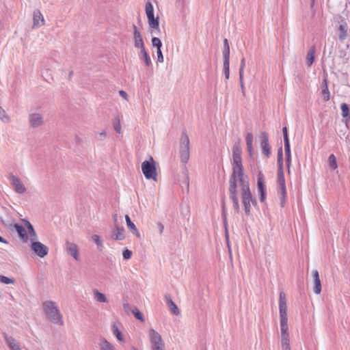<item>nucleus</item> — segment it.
<instances>
[{
    "label": "nucleus",
    "instance_id": "nucleus-11",
    "mask_svg": "<svg viewBox=\"0 0 350 350\" xmlns=\"http://www.w3.org/2000/svg\"><path fill=\"white\" fill-rule=\"evenodd\" d=\"M9 179L13 189L16 193L23 194L26 193L27 187L20 178L14 174H11Z\"/></svg>",
    "mask_w": 350,
    "mask_h": 350
},
{
    "label": "nucleus",
    "instance_id": "nucleus-7",
    "mask_svg": "<svg viewBox=\"0 0 350 350\" xmlns=\"http://www.w3.org/2000/svg\"><path fill=\"white\" fill-rule=\"evenodd\" d=\"M30 250L32 254L40 258L46 257L49 252V247L38 240V237L30 241Z\"/></svg>",
    "mask_w": 350,
    "mask_h": 350
},
{
    "label": "nucleus",
    "instance_id": "nucleus-27",
    "mask_svg": "<svg viewBox=\"0 0 350 350\" xmlns=\"http://www.w3.org/2000/svg\"><path fill=\"white\" fill-rule=\"evenodd\" d=\"M338 35L340 40H344L347 37L348 25L347 23L342 22L339 24Z\"/></svg>",
    "mask_w": 350,
    "mask_h": 350
},
{
    "label": "nucleus",
    "instance_id": "nucleus-15",
    "mask_svg": "<svg viewBox=\"0 0 350 350\" xmlns=\"http://www.w3.org/2000/svg\"><path fill=\"white\" fill-rule=\"evenodd\" d=\"M133 42L135 48L140 49L145 47V42L139 28L134 27L133 33Z\"/></svg>",
    "mask_w": 350,
    "mask_h": 350
},
{
    "label": "nucleus",
    "instance_id": "nucleus-46",
    "mask_svg": "<svg viewBox=\"0 0 350 350\" xmlns=\"http://www.w3.org/2000/svg\"><path fill=\"white\" fill-rule=\"evenodd\" d=\"M278 163H279L280 166L282 167V165L283 164V161H282V153L281 150L279 151Z\"/></svg>",
    "mask_w": 350,
    "mask_h": 350
},
{
    "label": "nucleus",
    "instance_id": "nucleus-30",
    "mask_svg": "<svg viewBox=\"0 0 350 350\" xmlns=\"http://www.w3.org/2000/svg\"><path fill=\"white\" fill-rule=\"evenodd\" d=\"M314 57H315V49L314 47H312L308 51L306 57V64L308 66H310L313 64V62L314 61Z\"/></svg>",
    "mask_w": 350,
    "mask_h": 350
},
{
    "label": "nucleus",
    "instance_id": "nucleus-3",
    "mask_svg": "<svg viewBox=\"0 0 350 350\" xmlns=\"http://www.w3.org/2000/svg\"><path fill=\"white\" fill-rule=\"evenodd\" d=\"M42 311L45 318L51 323L55 325L62 324V314L57 302L47 299L41 305Z\"/></svg>",
    "mask_w": 350,
    "mask_h": 350
},
{
    "label": "nucleus",
    "instance_id": "nucleus-47",
    "mask_svg": "<svg viewBox=\"0 0 350 350\" xmlns=\"http://www.w3.org/2000/svg\"><path fill=\"white\" fill-rule=\"evenodd\" d=\"M0 243H7L8 242L0 236Z\"/></svg>",
    "mask_w": 350,
    "mask_h": 350
},
{
    "label": "nucleus",
    "instance_id": "nucleus-23",
    "mask_svg": "<svg viewBox=\"0 0 350 350\" xmlns=\"http://www.w3.org/2000/svg\"><path fill=\"white\" fill-rule=\"evenodd\" d=\"M112 239L116 241H123L126 239L125 230L119 226H116L112 232Z\"/></svg>",
    "mask_w": 350,
    "mask_h": 350
},
{
    "label": "nucleus",
    "instance_id": "nucleus-49",
    "mask_svg": "<svg viewBox=\"0 0 350 350\" xmlns=\"http://www.w3.org/2000/svg\"><path fill=\"white\" fill-rule=\"evenodd\" d=\"M131 350H139V349H137V347H132Z\"/></svg>",
    "mask_w": 350,
    "mask_h": 350
},
{
    "label": "nucleus",
    "instance_id": "nucleus-48",
    "mask_svg": "<svg viewBox=\"0 0 350 350\" xmlns=\"http://www.w3.org/2000/svg\"><path fill=\"white\" fill-rule=\"evenodd\" d=\"M283 132H284V137L285 138V135H286V133L287 134V129H286V128H284L283 129Z\"/></svg>",
    "mask_w": 350,
    "mask_h": 350
},
{
    "label": "nucleus",
    "instance_id": "nucleus-32",
    "mask_svg": "<svg viewBox=\"0 0 350 350\" xmlns=\"http://www.w3.org/2000/svg\"><path fill=\"white\" fill-rule=\"evenodd\" d=\"M15 282L16 281L13 278L0 275V283L5 285H13Z\"/></svg>",
    "mask_w": 350,
    "mask_h": 350
},
{
    "label": "nucleus",
    "instance_id": "nucleus-42",
    "mask_svg": "<svg viewBox=\"0 0 350 350\" xmlns=\"http://www.w3.org/2000/svg\"><path fill=\"white\" fill-rule=\"evenodd\" d=\"M132 252L128 249L124 250L122 252V256L126 260L130 259L132 256Z\"/></svg>",
    "mask_w": 350,
    "mask_h": 350
},
{
    "label": "nucleus",
    "instance_id": "nucleus-43",
    "mask_svg": "<svg viewBox=\"0 0 350 350\" xmlns=\"http://www.w3.org/2000/svg\"><path fill=\"white\" fill-rule=\"evenodd\" d=\"M119 95L120 96L124 99V100L127 101L129 100V96L127 93L124 90H120L119 91Z\"/></svg>",
    "mask_w": 350,
    "mask_h": 350
},
{
    "label": "nucleus",
    "instance_id": "nucleus-2",
    "mask_svg": "<svg viewBox=\"0 0 350 350\" xmlns=\"http://www.w3.org/2000/svg\"><path fill=\"white\" fill-rule=\"evenodd\" d=\"M279 313L281 347L282 350H291L287 302L285 296L282 295H280Z\"/></svg>",
    "mask_w": 350,
    "mask_h": 350
},
{
    "label": "nucleus",
    "instance_id": "nucleus-22",
    "mask_svg": "<svg viewBox=\"0 0 350 350\" xmlns=\"http://www.w3.org/2000/svg\"><path fill=\"white\" fill-rule=\"evenodd\" d=\"M99 350H116L115 345L105 337H100L98 343Z\"/></svg>",
    "mask_w": 350,
    "mask_h": 350
},
{
    "label": "nucleus",
    "instance_id": "nucleus-33",
    "mask_svg": "<svg viewBox=\"0 0 350 350\" xmlns=\"http://www.w3.org/2000/svg\"><path fill=\"white\" fill-rule=\"evenodd\" d=\"M284 147H285V151L287 155V162L290 163L291 161V150H290V145H289V141L288 138V135L286 133L285 135V139H284Z\"/></svg>",
    "mask_w": 350,
    "mask_h": 350
},
{
    "label": "nucleus",
    "instance_id": "nucleus-20",
    "mask_svg": "<svg viewBox=\"0 0 350 350\" xmlns=\"http://www.w3.org/2000/svg\"><path fill=\"white\" fill-rule=\"evenodd\" d=\"M327 165L329 170L333 172H338V163L337 157L334 154H331L328 156L326 160Z\"/></svg>",
    "mask_w": 350,
    "mask_h": 350
},
{
    "label": "nucleus",
    "instance_id": "nucleus-36",
    "mask_svg": "<svg viewBox=\"0 0 350 350\" xmlns=\"http://www.w3.org/2000/svg\"><path fill=\"white\" fill-rule=\"evenodd\" d=\"M111 332L113 336L122 331V325L120 323H113L111 325Z\"/></svg>",
    "mask_w": 350,
    "mask_h": 350
},
{
    "label": "nucleus",
    "instance_id": "nucleus-9",
    "mask_svg": "<svg viewBox=\"0 0 350 350\" xmlns=\"http://www.w3.org/2000/svg\"><path fill=\"white\" fill-rule=\"evenodd\" d=\"M179 156L183 163H186L189 158V139L187 135H183L179 143Z\"/></svg>",
    "mask_w": 350,
    "mask_h": 350
},
{
    "label": "nucleus",
    "instance_id": "nucleus-31",
    "mask_svg": "<svg viewBox=\"0 0 350 350\" xmlns=\"http://www.w3.org/2000/svg\"><path fill=\"white\" fill-rule=\"evenodd\" d=\"M0 121L3 123H10L11 122L10 115L2 106H0Z\"/></svg>",
    "mask_w": 350,
    "mask_h": 350
},
{
    "label": "nucleus",
    "instance_id": "nucleus-13",
    "mask_svg": "<svg viewBox=\"0 0 350 350\" xmlns=\"http://www.w3.org/2000/svg\"><path fill=\"white\" fill-rule=\"evenodd\" d=\"M259 144L262 157H268L271 153V150L268 136L266 134L262 133L259 136Z\"/></svg>",
    "mask_w": 350,
    "mask_h": 350
},
{
    "label": "nucleus",
    "instance_id": "nucleus-14",
    "mask_svg": "<svg viewBox=\"0 0 350 350\" xmlns=\"http://www.w3.org/2000/svg\"><path fill=\"white\" fill-rule=\"evenodd\" d=\"M44 25L45 19L41 11L39 10H34L32 14V27L39 29Z\"/></svg>",
    "mask_w": 350,
    "mask_h": 350
},
{
    "label": "nucleus",
    "instance_id": "nucleus-39",
    "mask_svg": "<svg viewBox=\"0 0 350 350\" xmlns=\"http://www.w3.org/2000/svg\"><path fill=\"white\" fill-rule=\"evenodd\" d=\"M114 336L116 338V340H118V342H119L120 343L126 342V336L124 334L123 331H122L120 333H117V334H116Z\"/></svg>",
    "mask_w": 350,
    "mask_h": 350
},
{
    "label": "nucleus",
    "instance_id": "nucleus-26",
    "mask_svg": "<svg viewBox=\"0 0 350 350\" xmlns=\"http://www.w3.org/2000/svg\"><path fill=\"white\" fill-rule=\"evenodd\" d=\"M94 299L96 301L100 304H107L109 303V299L107 295L98 290H94L93 291Z\"/></svg>",
    "mask_w": 350,
    "mask_h": 350
},
{
    "label": "nucleus",
    "instance_id": "nucleus-4",
    "mask_svg": "<svg viewBox=\"0 0 350 350\" xmlns=\"http://www.w3.org/2000/svg\"><path fill=\"white\" fill-rule=\"evenodd\" d=\"M141 170L146 180L153 183L158 182V163L152 157H149L142 162Z\"/></svg>",
    "mask_w": 350,
    "mask_h": 350
},
{
    "label": "nucleus",
    "instance_id": "nucleus-17",
    "mask_svg": "<svg viewBox=\"0 0 350 350\" xmlns=\"http://www.w3.org/2000/svg\"><path fill=\"white\" fill-rule=\"evenodd\" d=\"M257 187L258 192L260 196V201L261 202H264L266 199V192H265V187L264 183L263 175L261 173H259L257 179Z\"/></svg>",
    "mask_w": 350,
    "mask_h": 350
},
{
    "label": "nucleus",
    "instance_id": "nucleus-35",
    "mask_svg": "<svg viewBox=\"0 0 350 350\" xmlns=\"http://www.w3.org/2000/svg\"><path fill=\"white\" fill-rule=\"evenodd\" d=\"M113 128L116 133H118V134L122 133V131H123L122 125L121 121L119 119H118L113 122Z\"/></svg>",
    "mask_w": 350,
    "mask_h": 350
},
{
    "label": "nucleus",
    "instance_id": "nucleus-10",
    "mask_svg": "<svg viewBox=\"0 0 350 350\" xmlns=\"http://www.w3.org/2000/svg\"><path fill=\"white\" fill-rule=\"evenodd\" d=\"M151 46L156 49V62L161 64L164 62V56L162 52L163 44L160 38L152 37L151 38Z\"/></svg>",
    "mask_w": 350,
    "mask_h": 350
},
{
    "label": "nucleus",
    "instance_id": "nucleus-12",
    "mask_svg": "<svg viewBox=\"0 0 350 350\" xmlns=\"http://www.w3.org/2000/svg\"><path fill=\"white\" fill-rule=\"evenodd\" d=\"M28 121L31 128H39L44 124V116L40 112H33L29 115Z\"/></svg>",
    "mask_w": 350,
    "mask_h": 350
},
{
    "label": "nucleus",
    "instance_id": "nucleus-18",
    "mask_svg": "<svg viewBox=\"0 0 350 350\" xmlns=\"http://www.w3.org/2000/svg\"><path fill=\"white\" fill-rule=\"evenodd\" d=\"M125 221H126V227L129 231V232L135 236V237L139 239L141 237V234L136 226V225L131 221L130 217L128 215H125Z\"/></svg>",
    "mask_w": 350,
    "mask_h": 350
},
{
    "label": "nucleus",
    "instance_id": "nucleus-6",
    "mask_svg": "<svg viewBox=\"0 0 350 350\" xmlns=\"http://www.w3.org/2000/svg\"><path fill=\"white\" fill-rule=\"evenodd\" d=\"M148 338L151 350H165V343L161 334L155 329L148 330Z\"/></svg>",
    "mask_w": 350,
    "mask_h": 350
},
{
    "label": "nucleus",
    "instance_id": "nucleus-25",
    "mask_svg": "<svg viewBox=\"0 0 350 350\" xmlns=\"http://www.w3.org/2000/svg\"><path fill=\"white\" fill-rule=\"evenodd\" d=\"M92 241L96 245V249L102 252L104 249V243L102 237L98 234H94L91 236Z\"/></svg>",
    "mask_w": 350,
    "mask_h": 350
},
{
    "label": "nucleus",
    "instance_id": "nucleus-24",
    "mask_svg": "<svg viewBox=\"0 0 350 350\" xmlns=\"http://www.w3.org/2000/svg\"><path fill=\"white\" fill-rule=\"evenodd\" d=\"M167 308H168L170 313L172 315H174L176 317L180 316V310L179 309L178 306L175 304V302L172 300V299L168 298L167 299Z\"/></svg>",
    "mask_w": 350,
    "mask_h": 350
},
{
    "label": "nucleus",
    "instance_id": "nucleus-37",
    "mask_svg": "<svg viewBox=\"0 0 350 350\" xmlns=\"http://www.w3.org/2000/svg\"><path fill=\"white\" fill-rule=\"evenodd\" d=\"M111 332L113 336L122 331V325L120 323H113L111 325Z\"/></svg>",
    "mask_w": 350,
    "mask_h": 350
},
{
    "label": "nucleus",
    "instance_id": "nucleus-5",
    "mask_svg": "<svg viewBox=\"0 0 350 350\" xmlns=\"http://www.w3.org/2000/svg\"><path fill=\"white\" fill-rule=\"evenodd\" d=\"M14 227L20 238L25 243H30L38 237L33 227L28 221L24 220L20 224H15Z\"/></svg>",
    "mask_w": 350,
    "mask_h": 350
},
{
    "label": "nucleus",
    "instance_id": "nucleus-16",
    "mask_svg": "<svg viewBox=\"0 0 350 350\" xmlns=\"http://www.w3.org/2000/svg\"><path fill=\"white\" fill-rule=\"evenodd\" d=\"M245 142L247 146V152L249 156V158L251 161H254L256 160V153L255 150L253 146L254 142V136L252 133H249L245 136Z\"/></svg>",
    "mask_w": 350,
    "mask_h": 350
},
{
    "label": "nucleus",
    "instance_id": "nucleus-45",
    "mask_svg": "<svg viewBox=\"0 0 350 350\" xmlns=\"http://www.w3.org/2000/svg\"><path fill=\"white\" fill-rule=\"evenodd\" d=\"M157 230L160 234H162L164 230V226L161 222H158L156 225Z\"/></svg>",
    "mask_w": 350,
    "mask_h": 350
},
{
    "label": "nucleus",
    "instance_id": "nucleus-28",
    "mask_svg": "<svg viewBox=\"0 0 350 350\" xmlns=\"http://www.w3.org/2000/svg\"><path fill=\"white\" fill-rule=\"evenodd\" d=\"M313 277H314V292L317 295H319L321 291V281L319 279V273L317 271L313 273Z\"/></svg>",
    "mask_w": 350,
    "mask_h": 350
},
{
    "label": "nucleus",
    "instance_id": "nucleus-34",
    "mask_svg": "<svg viewBox=\"0 0 350 350\" xmlns=\"http://www.w3.org/2000/svg\"><path fill=\"white\" fill-rule=\"evenodd\" d=\"M330 97V92L328 90L327 84H325L321 90V98L324 101H328L329 100Z\"/></svg>",
    "mask_w": 350,
    "mask_h": 350
},
{
    "label": "nucleus",
    "instance_id": "nucleus-29",
    "mask_svg": "<svg viewBox=\"0 0 350 350\" xmlns=\"http://www.w3.org/2000/svg\"><path fill=\"white\" fill-rule=\"evenodd\" d=\"M5 342L10 350H21V347L12 337L8 336L5 338Z\"/></svg>",
    "mask_w": 350,
    "mask_h": 350
},
{
    "label": "nucleus",
    "instance_id": "nucleus-40",
    "mask_svg": "<svg viewBox=\"0 0 350 350\" xmlns=\"http://www.w3.org/2000/svg\"><path fill=\"white\" fill-rule=\"evenodd\" d=\"M340 108H341V111H342V117H344V118L347 117L349 114V106L347 104L343 103L341 105Z\"/></svg>",
    "mask_w": 350,
    "mask_h": 350
},
{
    "label": "nucleus",
    "instance_id": "nucleus-21",
    "mask_svg": "<svg viewBox=\"0 0 350 350\" xmlns=\"http://www.w3.org/2000/svg\"><path fill=\"white\" fill-rule=\"evenodd\" d=\"M139 58L144 63L146 67L152 66L151 58L146 49V47L139 49Z\"/></svg>",
    "mask_w": 350,
    "mask_h": 350
},
{
    "label": "nucleus",
    "instance_id": "nucleus-1",
    "mask_svg": "<svg viewBox=\"0 0 350 350\" xmlns=\"http://www.w3.org/2000/svg\"><path fill=\"white\" fill-rule=\"evenodd\" d=\"M231 189L234 195L240 196L245 213L249 215L254 203L250 190L247 176L243 174L240 158H234Z\"/></svg>",
    "mask_w": 350,
    "mask_h": 350
},
{
    "label": "nucleus",
    "instance_id": "nucleus-8",
    "mask_svg": "<svg viewBox=\"0 0 350 350\" xmlns=\"http://www.w3.org/2000/svg\"><path fill=\"white\" fill-rule=\"evenodd\" d=\"M145 11L149 27L151 29L159 30V18L154 14V8L150 3L146 4Z\"/></svg>",
    "mask_w": 350,
    "mask_h": 350
},
{
    "label": "nucleus",
    "instance_id": "nucleus-41",
    "mask_svg": "<svg viewBox=\"0 0 350 350\" xmlns=\"http://www.w3.org/2000/svg\"><path fill=\"white\" fill-rule=\"evenodd\" d=\"M280 190L281 193L283 197L286 195V187H285V182L283 176H282L280 178Z\"/></svg>",
    "mask_w": 350,
    "mask_h": 350
},
{
    "label": "nucleus",
    "instance_id": "nucleus-19",
    "mask_svg": "<svg viewBox=\"0 0 350 350\" xmlns=\"http://www.w3.org/2000/svg\"><path fill=\"white\" fill-rule=\"evenodd\" d=\"M68 253L76 260H80L79 247L74 243L68 242L66 245Z\"/></svg>",
    "mask_w": 350,
    "mask_h": 350
},
{
    "label": "nucleus",
    "instance_id": "nucleus-38",
    "mask_svg": "<svg viewBox=\"0 0 350 350\" xmlns=\"http://www.w3.org/2000/svg\"><path fill=\"white\" fill-rule=\"evenodd\" d=\"M133 314L135 316V317L140 321L141 322H144V317L143 314L137 308H135L133 310Z\"/></svg>",
    "mask_w": 350,
    "mask_h": 350
},
{
    "label": "nucleus",
    "instance_id": "nucleus-44",
    "mask_svg": "<svg viewBox=\"0 0 350 350\" xmlns=\"http://www.w3.org/2000/svg\"><path fill=\"white\" fill-rule=\"evenodd\" d=\"M224 67L226 72H228L229 70V59L228 56L225 57V61L224 64Z\"/></svg>",
    "mask_w": 350,
    "mask_h": 350
}]
</instances>
